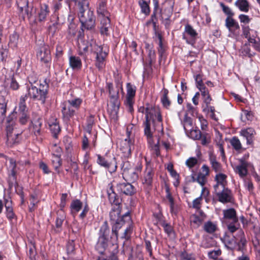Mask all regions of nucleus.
Listing matches in <instances>:
<instances>
[{"label":"nucleus","mask_w":260,"mask_h":260,"mask_svg":"<svg viewBox=\"0 0 260 260\" xmlns=\"http://www.w3.org/2000/svg\"><path fill=\"white\" fill-rule=\"evenodd\" d=\"M240 164L236 167L235 171L238 174L240 177L243 178L245 177L248 173L247 168L249 164L243 159H240Z\"/></svg>","instance_id":"24"},{"label":"nucleus","mask_w":260,"mask_h":260,"mask_svg":"<svg viewBox=\"0 0 260 260\" xmlns=\"http://www.w3.org/2000/svg\"><path fill=\"white\" fill-rule=\"evenodd\" d=\"M9 169H10V174L8 178V183L9 186L10 188H11L13 185L16 183V160L13 158L9 159Z\"/></svg>","instance_id":"16"},{"label":"nucleus","mask_w":260,"mask_h":260,"mask_svg":"<svg viewBox=\"0 0 260 260\" xmlns=\"http://www.w3.org/2000/svg\"><path fill=\"white\" fill-rule=\"evenodd\" d=\"M13 115H9L7 119V124L6 130L7 132V145L8 146L12 147L18 145L20 141V135L23 131L20 129L17 131V124L13 119Z\"/></svg>","instance_id":"3"},{"label":"nucleus","mask_w":260,"mask_h":260,"mask_svg":"<svg viewBox=\"0 0 260 260\" xmlns=\"http://www.w3.org/2000/svg\"><path fill=\"white\" fill-rule=\"evenodd\" d=\"M61 112L64 120L68 121L74 115L75 110L66 101L62 104Z\"/></svg>","instance_id":"19"},{"label":"nucleus","mask_w":260,"mask_h":260,"mask_svg":"<svg viewBox=\"0 0 260 260\" xmlns=\"http://www.w3.org/2000/svg\"><path fill=\"white\" fill-rule=\"evenodd\" d=\"M223 218L224 220L230 219L232 222H237L238 221L237 217L236 211L234 208H230L223 210Z\"/></svg>","instance_id":"28"},{"label":"nucleus","mask_w":260,"mask_h":260,"mask_svg":"<svg viewBox=\"0 0 260 260\" xmlns=\"http://www.w3.org/2000/svg\"><path fill=\"white\" fill-rule=\"evenodd\" d=\"M67 102L75 110L79 108L82 103V100L80 98H76L71 100H68Z\"/></svg>","instance_id":"48"},{"label":"nucleus","mask_w":260,"mask_h":260,"mask_svg":"<svg viewBox=\"0 0 260 260\" xmlns=\"http://www.w3.org/2000/svg\"><path fill=\"white\" fill-rule=\"evenodd\" d=\"M42 125V122L40 118H38L32 122V132L35 136H37L40 135Z\"/></svg>","instance_id":"36"},{"label":"nucleus","mask_w":260,"mask_h":260,"mask_svg":"<svg viewBox=\"0 0 260 260\" xmlns=\"http://www.w3.org/2000/svg\"><path fill=\"white\" fill-rule=\"evenodd\" d=\"M164 4H168L169 6L167 10H165V11H167V14L166 16H165L164 14L162 13L161 15V18L162 20L169 21L173 11L175 0H165Z\"/></svg>","instance_id":"31"},{"label":"nucleus","mask_w":260,"mask_h":260,"mask_svg":"<svg viewBox=\"0 0 260 260\" xmlns=\"http://www.w3.org/2000/svg\"><path fill=\"white\" fill-rule=\"evenodd\" d=\"M154 10L150 18L151 21H152V23H157L158 19L156 16L157 11L158 10V2L157 1H154Z\"/></svg>","instance_id":"54"},{"label":"nucleus","mask_w":260,"mask_h":260,"mask_svg":"<svg viewBox=\"0 0 260 260\" xmlns=\"http://www.w3.org/2000/svg\"><path fill=\"white\" fill-rule=\"evenodd\" d=\"M154 174L152 168L147 166L144 173L142 183L147 187L151 186Z\"/></svg>","instance_id":"18"},{"label":"nucleus","mask_w":260,"mask_h":260,"mask_svg":"<svg viewBox=\"0 0 260 260\" xmlns=\"http://www.w3.org/2000/svg\"><path fill=\"white\" fill-rule=\"evenodd\" d=\"M107 85L108 88L110 98L119 96V87L117 86L116 88H114L113 84L111 83H107Z\"/></svg>","instance_id":"41"},{"label":"nucleus","mask_w":260,"mask_h":260,"mask_svg":"<svg viewBox=\"0 0 260 260\" xmlns=\"http://www.w3.org/2000/svg\"><path fill=\"white\" fill-rule=\"evenodd\" d=\"M204 230L207 233L213 234L217 230V225L211 221L205 222L203 226Z\"/></svg>","instance_id":"38"},{"label":"nucleus","mask_w":260,"mask_h":260,"mask_svg":"<svg viewBox=\"0 0 260 260\" xmlns=\"http://www.w3.org/2000/svg\"><path fill=\"white\" fill-rule=\"evenodd\" d=\"M230 143L233 148L237 151L240 150L242 148V145L239 139L236 137H233L230 140Z\"/></svg>","instance_id":"51"},{"label":"nucleus","mask_w":260,"mask_h":260,"mask_svg":"<svg viewBox=\"0 0 260 260\" xmlns=\"http://www.w3.org/2000/svg\"><path fill=\"white\" fill-rule=\"evenodd\" d=\"M198 35L197 31L192 26L189 24H187L185 25L184 31L182 34V39L185 40L188 44L193 46L196 42Z\"/></svg>","instance_id":"7"},{"label":"nucleus","mask_w":260,"mask_h":260,"mask_svg":"<svg viewBox=\"0 0 260 260\" xmlns=\"http://www.w3.org/2000/svg\"><path fill=\"white\" fill-rule=\"evenodd\" d=\"M97 156V163L99 165L107 169L110 173L116 171L117 162L116 158L113 155L112 157H109L108 155L102 156L98 154Z\"/></svg>","instance_id":"6"},{"label":"nucleus","mask_w":260,"mask_h":260,"mask_svg":"<svg viewBox=\"0 0 260 260\" xmlns=\"http://www.w3.org/2000/svg\"><path fill=\"white\" fill-rule=\"evenodd\" d=\"M218 201L223 204L231 202L232 201V194L231 191L226 187L217 189L214 190Z\"/></svg>","instance_id":"10"},{"label":"nucleus","mask_w":260,"mask_h":260,"mask_svg":"<svg viewBox=\"0 0 260 260\" xmlns=\"http://www.w3.org/2000/svg\"><path fill=\"white\" fill-rule=\"evenodd\" d=\"M127 94L125 104L128 109V111L132 112L133 111V104L134 103V97L136 94V87L130 83L126 84Z\"/></svg>","instance_id":"9"},{"label":"nucleus","mask_w":260,"mask_h":260,"mask_svg":"<svg viewBox=\"0 0 260 260\" xmlns=\"http://www.w3.org/2000/svg\"><path fill=\"white\" fill-rule=\"evenodd\" d=\"M52 164L55 170L59 172V169L61 166V159L60 155L53 154L52 156Z\"/></svg>","instance_id":"37"},{"label":"nucleus","mask_w":260,"mask_h":260,"mask_svg":"<svg viewBox=\"0 0 260 260\" xmlns=\"http://www.w3.org/2000/svg\"><path fill=\"white\" fill-rule=\"evenodd\" d=\"M79 54L82 55L86 53L91 47V49L94 54L96 55L95 65L99 70H102L105 66V59L108 55L107 49L102 46L95 44L92 45L87 41L83 40L82 38H79L78 40Z\"/></svg>","instance_id":"2"},{"label":"nucleus","mask_w":260,"mask_h":260,"mask_svg":"<svg viewBox=\"0 0 260 260\" xmlns=\"http://www.w3.org/2000/svg\"><path fill=\"white\" fill-rule=\"evenodd\" d=\"M78 6V17L82 27L87 30L94 28L95 25V16L93 12L82 2H79Z\"/></svg>","instance_id":"4"},{"label":"nucleus","mask_w":260,"mask_h":260,"mask_svg":"<svg viewBox=\"0 0 260 260\" xmlns=\"http://www.w3.org/2000/svg\"><path fill=\"white\" fill-rule=\"evenodd\" d=\"M220 6L223 13L228 16L227 17H232L234 16V13L228 6H225L223 3H220Z\"/></svg>","instance_id":"58"},{"label":"nucleus","mask_w":260,"mask_h":260,"mask_svg":"<svg viewBox=\"0 0 260 260\" xmlns=\"http://www.w3.org/2000/svg\"><path fill=\"white\" fill-rule=\"evenodd\" d=\"M27 79L28 84L26 85V89H27V87H30L31 86H36V84L38 85L37 84L38 79L36 74H32L29 75L27 77Z\"/></svg>","instance_id":"49"},{"label":"nucleus","mask_w":260,"mask_h":260,"mask_svg":"<svg viewBox=\"0 0 260 260\" xmlns=\"http://www.w3.org/2000/svg\"><path fill=\"white\" fill-rule=\"evenodd\" d=\"M49 13L50 10L48 6L46 4H41L37 15L38 21L39 22H45Z\"/></svg>","instance_id":"22"},{"label":"nucleus","mask_w":260,"mask_h":260,"mask_svg":"<svg viewBox=\"0 0 260 260\" xmlns=\"http://www.w3.org/2000/svg\"><path fill=\"white\" fill-rule=\"evenodd\" d=\"M132 168L131 164L128 161H123L121 164V169L123 171V175Z\"/></svg>","instance_id":"59"},{"label":"nucleus","mask_w":260,"mask_h":260,"mask_svg":"<svg viewBox=\"0 0 260 260\" xmlns=\"http://www.w3.org/2000/svg\"><path fill=\"white\" fill-rule=\"evenodd\" d=\"M100 31L102 35L108 36L111 28L110 17L100 19Z\"/></svg>","instance_id":"26"},{"label":"nucleus","mask_w":260,"mask_h":260,"mask_svg":"<svg viewBox=\"0 0 260 260\" xmlns=\"http://www.w3.org/2000/svg\"><path fill=\"white\" fill-rule=\"evenodd\" d=\"M184 130L187 132L191 129L192 127V119L190 117H188L186 114L183 122Z\"/></svg>","instance_id":"52"},{"label":"nucleus","mask_w":260,"mask_h":260,"mask_svg":"<svg viewBox=\"0 0 260 260\" xmlns=\"http://www.w3.org/2000/svg\"><path fill=\"white\" fill-rule=\"evenodd\" d=\"M3 100L2 102H0V122H2L5 117L6 113L7 112V102L2 97Z\"/></svg>","instance_id":"39"},{"label":"nucleus","mask_w":260,"mask_h":260,"mask_svg":"<svg viewBox=\"0 0 260 260\" xmlns=\"http://www.w3.org/2000/svg\"><path fill=\"white\" fill-rule=\"evenodd\" d=\"M209 194V191L207 187H202L201 195L192 202V208L200 210L203 198H206Z\"/></svg>","instance_id":"25"},{"label":"nucleus","mask_w":260,"mask_h":260,"mask_svg":"<svg viewBox=\"0 0 260 260\" xmlns=\"http://www.w3.org/2000/svg\"><path fill=\"white\" fill-rule=\"evenodd\" d=\"M169 93V91L167 89H164L163 90V95L161 98V101L163 105V106L166 108H168L171 105V101L169 100L168 94Z\"/></svg>","instance_id":"45"},{"label":"nucleus","mask_w":260,"mask_h":260,"mask_svg":"<svg viewBox=\"0 0 260 260\" xmlns=\"http://www.w3.org/2000/svg\"><path fill=\"white\" fill-rule=\"evenodd\" d=\"M100 237L108 238L109 234V229L107 221H105L102 225L100 230Z\"/></svg>","instance_id":"47"},{"label":"nucleus","mask_w":260,"mask_h":260,"mask_svg":"<svg viewBox=\"0 0 260 260\" xmlns=\"http://www.w3.org/2000/svg\"><path fill=\"white\" fill-rule=\"evenodd\" d=\"M69 64L74 70H80L82 66V61L79 57L71 56L69 57Z\"/></svg>","instance_id":"33"},{"label":"nucleus","mask_w":260,"mask_h":260,"mask_svg":"<svg viewBox=\"0 0 260 260\" xmlns=\"http://www.w3.org/2000/svg\"><path fill=\"white\" fill-rule=\"evenodd\" d=\"M227 176L222 172L217 173L215 176V181L216 182L215 185H214V190H217V189L225 187L227 183L226 181Z\"/></svg>","instance_id":"21"},{"label":"nucleus","mask_w":260,"mask_h":260,"mask_svg":"<svg viewBox=\"0 0 260 260\" xmlns=\"http://www.w3.org/2000/svg\"><path fill=\"white\" fill-rule=\"evenodd\" d=\"M235 6L239 10L243 12H248L250 8V4L247 0H237L235 3Z\"/></svg>","instance_id":"34"},{"label":"nucleus","mask_w":260,"mask_h":260,"mask_svg":"<svg viewBox=\"0 0 260 260\" xmlns=\"http://www.w3.org/2000/svg\"><path fill=\"white\" fill-rule=\"evenodd\" d=\"M120 101L119 96L110 98V105L108 108V112L111 119L117 120L119 110Z\"/></svg>","instance_id":"8"},{"label":"nucleus","mask_w":260,"mask_h":260,"mask_svg":"<svg viewBox=\"0 0 260 260\" xmlns=\"http://www.w3.org/2000/svg\"><path fill=\"white\" fill-rule=\"evenodd\" d=\"M209 162L211 168L213 171L216 173H219L222 172V165L217 161L216 156L213 154H210L209 156Z\"/></svg>","instance_id":"27"},{"label":"nucleus","mask_w":260,"mask_h":260,"mask_svg":"<svg viewBox=\"0 0 260 260\" xmlns=\"http://www.w3.org/2000/svg\"><path fill=\"white\" fill-rule=\"evenodd\" d=\"M116 188L118 192L122 193L126 196H133L136 192L135 187L127 182L117 183Z\"/></svg>","instance_id":"12"},{"label":"nucleus","mask_w":260,"mask_h":260,"mask_svg":"<svg viewBox=\"0 0 260 260\" xmlns=\"http://www.w3.org/2000/svg\"><path fill=\"white\" fill-rule=\"evenodd\" d=\"M186 112L190 114L192 116L197 115V111L195 107H194L190 103H187L186 105Z\"/></svg>","instance_id":"62"},{"label":"nucleus","mask_w":260,"mask_h":260,"mask_svg":"<svg viewBox=\"0 0 260 260\" xmlns=\"http://www.w3.org/2000/svg\"><path fill=\"white\" fill-rule=\"evenodd\" d=\"M38 59L44 63H48L51 60L50 51L48 46H41L37 54Z\"/></svg>","instance_id":"11"},{"label":"nucleus","mask_w":260,"mask_h":260,"mask_svg":"<svg viewBox=\"0 0 260 260\" xmlns=\"http://www.w3.org/2000/svg\"><path fill=\"white\" fill-rule=\"evenodd\" d=\"M199 140H201V143L202 145L207 146L211 142L210 135L207 133H203Z\"/></svg>","instance_id":"53"},{"label":"nucleus","mask_w":260,"mask_h":260,"mask_svg":"<svg viewBox=\"0 0 260 260\" xmlns=\"http://www.w3.org/2000/svg\"><path fill=\"white\" fill-rule=\"evenodd\" d=\"M161 226L164 228L165 232L168 236H171L174 235L175 233L173 228L170 223H167L166 221H161Z\"/></svg>","instance_id":"43"},{"label":"nucleus","mask_w":260,"mask_h":260,"mask_svg":"<svg viewBox=\"0 0 260 260\" xmlns=\"http://www.w3.org/2000/svg\"><path fill=\"white\" fill-rule=\"evenodd\" d=\"M133 147V142L131 138H125L122 140L120 144V149L125 157H129L131 155L132 148Z\"/></svg>","instance_id":"14"},{"label":"nucleus","mask_w":260,"mask_h":260,"mask_svg":"<svg viewBox=\"0 0 260 260\" xmlns=\"http://www.w3.org/2000/svg\"><path fill=\"white\" fill-rule=\"evenodd\" d=\"M107 192L110 203L115 206H120V200L118 196L115 192L113 189V186L112 183H109L108 184V186L107 189Z\"/></svg>","instance_id":"17"},{"label":"nucleus","mask_w":260,"mask_h":260,"mask_svg":"<svg viewBox=\"0 0 260 260\" xmlns=\"http://www.w3.org/2000/svg\"><path fill=\"white\" fill-rule=\"evenodd\" d=\"M5 214L7 218L10 221L16 218V215L14 212L13 208L6 209Z\"/></svg>","instance_id":"61"},{"label":"nucleus","mask_w":260,"mask_h":260,"mask_svg":"<svg viewBox=\"0 0 260 260\" xmlns=\"http://www.w3.org/2000/svg\"><path fill=\"white\" fill-rule=\"evenodd\" d=\"M67 253L68 254H73L75 251V243L74 241H69L66 246Z\"/></svg>","instance_id":"63"},{"label":"nucleus","mask_w":260,"mask_h":260,"mask_svg":"<svg viewBox=\"0 0 260 260\" xmlns=\"http://www.w3.org/2000/svg\"><path fill=\"white\" fill-rule=\"evenodd\" d=\"M113 224L112 228V232L113 236H115L116 240L118 239V230L121 228L122 223L121 222H115L112 223Z\"/></svg>","instance_id":"55"},{"label":"nucleus","mask_w":260,"mask_h":260,"mask_svg":"<svg viewBox=\"0 0 260 260\" xmlns=\"http://www.w3.org/2000/svg\"><path fill=\"white\" fill-rule=\"evenodd\" d=\"M108 246V238L99 237L95 249L100 254H103Z\"/></svg>","instance_id":"29"},{"label":"nucleus","mask_w":260,"mask_h":260,"mask_svg":"<svg viewBox=\"0 0 260 260\" xmlns=\"http://www.w3.org/2000/svg\"><path fill=\"white\" fill-rule=\"evenodd\" d=\"M204 221L197 214L192 215L190 217V222L194 224L196 227H199Z\"/></svg>","instance_id":"56"},{"label":"nucleus","mask_w":260,"mask_h":260,"mask_svg":"<svg viewBox=\"0 0 260 260\" xmlns=\"http://www.w3.org/2000/svg\"><path fill=\"white\" fill-rule=\"evenodd\" d=\"M107 0H98L96 12L100 19L110 17V14L107 8Z\"/></svg>","instance_id":"15"},{"label":"nucleus","mask_w":260,"mask_h":260,"mask_svg":"<svg viewBox=\"0 0 260 260\" xmlns=\"http://www.w3.org/2000/svg\"><path fill=\"white\" fill-rule=\"evenodd\" d=\"M153 124L154 130L163 131L162 118L159 109L158 107L148 106L145 109V120L143 123L145 135L148 141L150 143L153 132L150 128V122Z\"/></svg>","instance_id":"1"},{"label":"nucleus","mask_w":260,"mask_h":260,"mask_svg":"<svg viewBox=\"0 0 260 260\" xmlns=\"http://www.w3.org/2000/svg\"><path fill=\"white\" fill-rule=\"evenodd\" d=\"M198 159L194 157H189L186 160L185 164L189 168H192L198 164Z\"/></svg>","instance_id":"64"},{"label":"nucleus","mask_w":260,"mask_h":260,"mask_svg":"<svg viewBox=\"0 0 260 260\" xmlns=\"http://www.w3.org/2000/svg\"><path fill=\"white\" fill-rule=\"evenodd\" d=\"M225 25L229 32L234 36H237L239 35L240 29V25L233 17H226L225 21Z\"/></svg>","instance_id":"13"},{"label":"nucleus","mask_w":260,"mask_h":260,"mask_svg":"<svg viewBox=\"0 0 260 260\" xmlns=\"http://www.w3.org/2000/svg\"><path fill=\"white\" fill-rule=\"evenodd\" d=\"M123 176H124L127 179L129 180L132 181H135L138 179L139 175L138 173L136 172L135 169L132 168L126 173H125Z\"/></svg>","instance_id":"44"},{"label":"nucleus","mask_w":260,"mask_h":260,"mask_svg":"<svg viewBox=\"0 0 260 260\" xmlns=\"http://www.w3.org/2000/svg\"><path fill=\"white\" fill-rule=\"evenodd\" d=\"M19 111V122L21 125L25 124L28 120V115L27 113V109H25L23 111L22 110H18Z\"/></svg>","instance_id":"40"},{"label":"nucleus","mask_w":260,"mask_h":260,"mask_svg":"<svg viewBox=\"0 0 260 260\" xmlns=\"http://www.w3.org/2000/svg\"><path fill=\"white\" fill-rule=\"evenodd\" d=\"M234 238L235 240L233 242L230 241L228 242V244L231 246L239 244L240 247L241 245L244 246L246 243L244 233L242 230L238 231L236 236H234Z\"/></svg>","instance_id":"23"},{"label":"nucleus","mask_w":260,"mask_h":260,"mask_svg":"<svg viewBox=\"0 0 260 260\" xmlns=\"http://www.w3.org/2000/svg\"><path fill=\"white\" fill-rule=\"evenodd\" d=\"M29 98L28 93L25 95H22L20 98V101L19 103V109L18 110H22L24 111L25 109H27L26 105V100Z\"/></svg>","instance_id":"50"},{"label":"nucleus","mask_w":260,"mask_h":260,"mask_svg":"<svg viewBox=\"0 0 260 260\" xmlns=\"http://www.w3.org/2000/svg\"><path fill=\"white\" fill-rule=\"evenodd\" d=\"M120 206H115L112 208L109 214L110 218L112 223L121 222V218H120Z\"/></svg>","instance_id":"32"},{"label":"nucleus","mask_w":260,"mask_h":260,"mask_svg":"<svg viewBox=\"0 0 260 260\" xmlns=\"http://www.w3.org/2000/svg\"><path fill=\"white\" fill-rule=\"evenodd\" d=\"M166 199L168 200L170 207V212L172 214H176L177 213V207L176 206L173 198L170 191V188L168 186L166 187Z\"/></svg>","instance_id":"30"},{"label":"nucleus","mask_w":260,"mask_h":260,"mask_svg":"<svg viewBox=\"0 0 260 260\" xmlns=\"http://www.w3.org/2000/svg\"><path fill=\"white\" fill-rule=\"evenodd\" d=\"M240 135L243 136L246 139L247 145H252L253 143L254 137L255 135V131L253 128L249 127L246 129H242L240 132Z\"/></svg>","instance_id":"20"},{"label":"nucleus","mask_w":260,"mask_h":260,"mask_svg":"<svg viewBox=\"0 0 260 260\" xmlns=\"http://www.w3.org/2000/svg\"><path fill=\"white\" fill-rule=\"evenodd\" d=\"M190 136L192 139L196 140H199L201 139L203 133L199 129H190Z\"/></svg>","instance_id":"60"},{"label":"nucleus","mask_w":260,"mask_h":260,"mask_svg":"<svg viewBox=\"0 0 260 260\" xmlns=\"http://www.w3.org/2000/svg\"><path fill=\"white\" fill-rule=\"evenodd\" d=\"M49 125L50 129L53 135V137L56 138L57 134L60 131V126L58 123L57 122L56 119L55 120V121H53L52 123H49Z\"/></svg>","instance_id":"42"},{"label":"nucleus","mask_w":260,"mask_h":260,"mask_svg":"<svg viewBox=\"0 0 260 260\" xmlns=\"http://www.w3.org/2000/svg\"><path fill=\"white\" fill-rule=\"evenodd\" d=\"M83 204L78 199L73 200L70 205L71 212L72 214H77L82 208Z\"/></svg>","instance_id":"35"},{"label":"nucleus","mask_w":260,"mask_h":260,"mask_svg":"<svg viewBox=\"0 0 260 260\" xmlns=\"http://www.w3.org/2000/svg\"><path fill=\"white\" fill-rule=\"evenodd\" d=\"M196 180H197V182L203 187H204V186L207 181V177L205 176L204 175L201 174V173H198Z\"/></svg>","instance_id":"57"},{"label":"nucleus","mask_w":260,"mask_h":260,"mask_svg":"<svg viewBox=\"0 0 260 260\" xmlns=\"http://www.w3.org/2000/svg\"><path fill=\"white\" fill-rule=\"evenodd\" d=\"M27 91L29 98L32 101H39L44 104L48 93V85L45 82L44 84L40 83L38 86H31L27 87Z\"/></svg>","instance_id":"5"},{"label":"nucleus","mask_w":260,"mask_h":260,"mask_svg":"<svg viewBox=\"0 0 260 260\" xmlns=\"http://www.w3.org/2000/svg\"><path fill=\"white\" fill-rule=\"evenodd\" d=\"M139 4L140 6L141 12L146 15H148L150 13V8L147 2L145 0H139Z\"/></svg>","instance_id":"46"}]
</instances>
